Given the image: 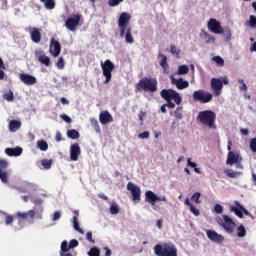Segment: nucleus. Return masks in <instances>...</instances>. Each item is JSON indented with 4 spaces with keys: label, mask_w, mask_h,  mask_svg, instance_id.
<instances>
[{
    "label": "nucleus",
    "mask_w": 256,
    "mask_h": 256,
    "mask_svg": "<svg viewBox=\"0 0 256 256\" xmlns=\"http://www.w3.org/2000/svg\"><path fill=\"white\" fill-rule=\"evenodd\" d=\"M158 81L155 78L143 77L139 82L135 85V90L137 92H150L154 93L157 91Z\"/></svg>",
    "instance_id": "obj_1"
},
{
    "label": "nucleus",
    "mask_w": 256,
    "mask_h": 256,
    "mask_svg": "<svg viewBox=\"0 0 256 256\" xmlns=\"http://www.w3.org/2000/svg\"><path fill=\"white\" fill-rule=\"evenodd\" d=\"M197 120L203 124L208 126L210 129H216V113L212 110H204L200 111L197 115Z\"/></svg>",
    "instance_id": "obj_2"
},
{
    "label": "nucleus",
    "mask_w": 256,
    "mask_h": 256,
    "mask_svg": "<svg viewBox=\"0 0 256 256\" xmlns=\"http://www.w3.org/2000/svg\"><path fill=\"white\" fill-rule=\"evenodd\" d=\"M154 253L156 256H178L176 246L170 242L157 244Z\"/></svg>",
    "instance_id": "obj_3"
},
{
    "label": "nucleus",
    "mask_w": 256,
    "mask_h": 256,
    "mask_svg": "<svg viewBox=\"0 0 256 256\" xmlns=\"http://www.w3.org/2000/svg\"><path fill=\"white\" fill-rule=\"evenodd\" d=\"M192 97L194 102L201 104H208L213 100V94L205 90H195Z\"/></svg>",
    "instance_id": "obj_4"
},
{
    "label": "nucleus",
    "mask_w": 256,
    "mask_h": 256,
    "mask_svg": "<svg viewBox=\"0 0 256 256\" xmlns=\"http://www.w3.org/2000/svg\"><path fill=\"white\" fill-rule=\"evenodd\" d=\"M161 97L166 101H174L176 105H181L182 98L179 92L172 90L171 88L166 90H161L160 92Z\"/></svg>",
    "instance_id": "obj_5"
},
{
    "label": "nucleus",
    "mask_w": 256,
    "mask_h": 256,
    "mask_svg": "<svg viewBox=\"0 0 256 256\" xmlns=\"http://www.w3.org/2000/svg\"><path fill=\"white\" fill-rule=\"evenodd\" d=\"M131 15L127 12H123L120 14V17L118 19V27L120 30V37L125 36V30L129 29V24L131 21Z\"/></svg>",
    "instance_id": "obj_6"
},
{
    "label": "nucleus",
    "mask_w": 256,
    "mask_h": 256,
    "mask_svg": "<svg viewBox=\"0 0 256 256\" xmlns=\"http://www.w3.org/2000/svg\"><path fill=\"white\" fill-rule=\"evenodd\" d=\"M218 224L229 234H232L237 227V224L228 215H223V220L220 218Z\"/></svg>",
    "instance_id": "obj_7"
},
{
    "label": "nucleus",
    "mask_w": 256,
    "mask_h": 256,
    "mask_svg": "<svg viewBox=\"0 0 256 256\" xmlns=\"http://www.w3.org/2000/svg\"><path fill=\"white\" fill-rule=\"evenodd\" d=\"M103 75L106 77L105 84H108L112 78V71L114 70L115 66L110 60H106L104 63H101Z\"/></svg>",
    "instance_id": "obj_8"
},
{
    "label": "nucleus",
    "mask_w": 256,
    "mask_h": 256,
    "mask_svg": "<svg viewBox=\"0 0 256 256\" xmlns=\"http://www.w3.org/2000/svg\"><path fill=\"white\" fill-rule=\"evenodd\" d=\"M145 197V202L148 204L155 206V204L160 201V202H167V198L165 196L163 197H158L153 191H146L144 194Z\"/></svg>",
    "instance_id": "obj_9"
},
{
    "label": "nucleus",
    "mask_w": 256,
    "mask_h": 256,
    "mask_svg": "<svg viewBox=\"0 0 256 256\" xmlns=\"http://www.w3.org/2000/svg\"><path fill=\"white\" fill-rule=\"evenodd\" d=\"M127 190L131 192L132 201L135 203H139L141 201V189L137 185L129 182L127 184Z\"/></svg>",
    "instance_id": "obj_10"
},
{
    "label": "nucleus",
    "mask_w": 256,
    "mask_h": 256,
    "mask_svg": "<svg viewBox=\"0 0 256 256\" xmlns=\"http://www.w3.org/2000/svg\"><path fill=\"white\" fill-rule=\"evenodd\" d=\"M208 31H210L214 34L220 35V34H223L224 29L222 28L219 21L212 18V19L208 20Z\"/></svg>",
    "instance_id": "obj_11"
},
{
    "label": "nucleus",
    "mask_w": 256,
    "mask_h": 256,
    "mask_svg": "<svg viewBox=\"0 0 256 256\" xmlns=\"http://www.w3.org/2000/svg\"><path fill=\"white\" fill-rule=\"evenodd\" d=\"M81 21V15H74L72 18H68L65 22V26L68 30L75 32Z\"/></svg>",
    "instance_id": "obj_12"
},
{
    "label": "nucleus",
    "mask_w": 256,
    "mask_h": 256,
    "mask_svg": "<svg viewBox=\"0 0 256 256\" xmlns=\"http://www.w3.org/2000/svg\"><path fill=\"white\" fill-rule=\"evenodd\" d=\"M9 167V162L4 159H0V180L3 183H7L9 181V173L7 171H3Z\"/></svg>",
    "instance_id": "obj_13"
},
{
    "label": "nucleus",
    "mask_w": 256,
    "mask_h": 256,
    "mask_svg": "<svg viewBox=\"0 0 256 256\" xmlns=\"http://www.w3.org/2000/svg\"><path fill=\"white\" fill-rule=\"evenodd\" d=\"M50 53L54 58L59 57L61 53V45L54 37L50 40Z\"/></svg>",
    "instance_id": "obj_14"
},
{
    "label": "nucleus",
    "mask_w": 256,
    "mask_h": 256,
    "mask_svg": "<svg viewBox=\"0 0 256 256\" xmlns=\"http://www.w3.org/2000/svg\"><path fill=\"white\" fill-rule=\"evenodd\" d=\"M28 33L30 35V39L32 43L39 44L42 40V34L38 28H32L30 27L28 29Z\"/></svg>",
    "instance_id": "obj_15"
},
{
    "label": "nucleus",
    "mask_w": 256,
    "mask_h": 256,
    "mask_svg": "<svg viewBox=\"0 0 256 256\" xmlns=\"http://www.w3.org/2000/svg\"><path fill=\"white\" fill-rule=\"evenodd\" d=\"M81 155V147L80 144H72L70 146V159L74 162L79 160V156Z\"/></svg>",
    "instance_id": "obj_16"
},
{
    "label": "nucleus",
    "mask_w": 256,
    "mask_h": 256,
    "mask_svg": "<svg viewBox=\"0 0 256 256\" xmlns=\"http://www.w3.org/2000/svg\"><path fill=\"white\" fill-rule=\"evenodd\" d=\"M206 236H208V239H210V241L218 244H221L225 240L224 236L218 234L214 230H206Z\"/></svg>",
    "instance_id": "obj_17"
},
{
    "label": "nucleus",
    "mask_w": 256,
    "mask_h": 256,
    "mask_svg": "<svg viewBox=\"0 0 256 256\" xmlns=\"http://www.w3.org/2000/svg\"><path fill=\"white\" fill-rule=\"evenodd\" d=\"M170 80H171V83L173 85H176L178 90H184V89H187L190 86L189 82L185 81L183 78H179L177 80L173 76H171Z\"/></svg>",
    "instance_id": "obj_18"
},
{
    "label": "nucleus",
    "mask_w": 256,
    "mask_h": 256,
    "mask_svg": "<svg viewBox=\"0 0 256 256\" xmlns=\"http://www.w3.org/2000/svg\"><path fill=\"white\" fill-rule=\"evenodd\" d=\"M5 153L9 157H19L23 154V148L20 146H16L14 148L7 147L5 148Z\"/></svg>",
    "instance_id": "obj_19"
},
{
    "label": "nucleus",
    "mask_w": 256,
    "mask_h": 256,
    "mask_svg": "<svg viewBox=\"0 0 256 256\" xmlns=\"http://www.w3.org/2000/svg\"><path fill=\"white\" fill-rule=\"evenodd\" d=\"M19 79L21 82H23L27 86H31L37 83V79L34 76L29 74L21 73L19 75Z\"/></svg>",
    "instance_id": "obj_20"
},
{
    "label": "nucleus",
    "mask_w": 256,
    "mask_h": 256,
    "mask_svg": "<svg viewBox=\"0 0 256 256\" xmlns=\"http://www.w3.org/2000/svg\"><path fill=\"white\" fill-rule=\"evenodd\" d=\"M16 216L18 217V222L21 223L22 221L27 220L28 218L34 219L35 211L29 210L27 212H17Z\"/></svg>",
    "instance_id": "obj_21"
},
{
    "label": "nucleus",
    "mask_w": 256,
    "mask_h": 256,
    "mask_svg": "<svg viewBox=\"0 0 256 256\" xmlns=\"http://www.w3.org/2000/svg\"><path fill=\"white\" fill-rule=\"evenodd\" d=\"M210 87L215 91L216 95H220V92L223 88V83L220 79L213 78L210 81Z\"/></svg>",
    "instance_id": "obj_22"
},
{
    "label": "nucleus",
    "mask_w": 256,
    "mask_h": 256,
    "mask_svg": "<svg viewBox=\"0 0 256 256\" xmlns=\"http://www.w3.org/2000/svg\"><path fill=\"white\" fill-rule=\"evenodd\" d=\"M239 163V154L234 153L233 151H229L227 155L226 164L228 166H233L234 164Z\"/></svg>",
    "instance_id": "obj_23"
},
{
    "label": "nucleus",
    "mask_w": 256,
    "mask_h": 256,
    "mask_svg": "<svg viewBox=\"0 0 256 256\" xmlns=\"http://www.w3.org/2000/svg\"><path fill=\"white\" fill-rule=\"evenodd\" d=\"M36 59H38L40 63L44 64L47 67L51 64L50 58L46 56L43 51L36 52Z\"/></svg>",
    "instance_id": "obj_24"
},
{
    "label": "nucleus",
    "mask_w": 256,
    "mask_h": 256,
    "mask_svg": "<svg viewBox=\"0 0 256 256\" xmlns=\"http://www.w3.org/2000/svg\"><path fill=\"white\" fill-rule=\"evenodd\" d=\"M22 126V122L19 120H11L8 124V129L10 132H17Z\"/></svg>",
    "instance_id": "obj_25"
},
{
    "label": "nucleus",
    "mask_w": 256,
    "mask_h": 256,
    "mask_svg": "<svg viewBox=\"0 0 256 256\" xmlns=\"http://www.w3.org/2000/svg\"><path fill=\"white\" fill-rule=\"evenodd\" d=\"M74 214H76V215L73 216V228L75 229V231H78L80 234H84L85 232L80 227L79 221H78L79 211L78 210H74Z\"/></svg>",
    "instance_id": "obj_26"
},
{
    "label": "nucleus",
    "mask_w": 256,
    "mask_h": 256,
    "mask_svg": "<svg viewBox=\"0 0 256 256\" xmlns=\"http://www.w3.org/2000/svg\"><path fill=\"white\" fill-rule=\"evenodd\" d=\"M113 121V118L111 116V114L108 111L102 112L100 114V122L105 125L107 123H110Z\"/></svg>",
    "instance_id": "obj_27"
},
{
    "label": "nucleus",
    "mask_w": 256,
    "mask_h": 256,
    "mask_svg": "<svg viewBox=\"0 0 256 256\" xmlns=\"http://www.w3.org/2000/svg\"><path fill=\"white\" fill-rule=\"evenodd\" d=\"M124 38L127 44H133L135 42L134 36L132 34V28L128 27L124 32Z\"/></svg>",
    "instance_id": "obj_28"
},
{
    "label": "nucleus",
    "mask_w": 256,
    "mask_h": 256,
    "mask_svg": "<svg viewBox=\"0 0 256 256\" xmlns=\"http://www.w3.org/2000/svg\"><path fill=\"white\" fill-rule=\"evenodd\" d=\"M224 173L229 178H237V177L243 175V172H241V171H233L232 169H226V170H224Z\"/></svg>",
    "instance_id": "obj_29"
},
{
    "label": "nucleus",
    "mask_w": 256,
    "mask_h": 256,
    "mask_svg": "<svg viewBox=\"0 0 256 256\" xmlns=\"http://www.w3.org/2000/svg\"><path fill=\"white\" fill-rule=\"evenodd\" d=\"M67 136L72 140H77L80 138V133L76 129H72L67 131Z\"/></svg>",
    "instance_id": "obj_30"
},
{
    "label": "nucleus",
    "mask_w": 256,
    "mask_h": 256,
    "mask_svg": "<svg viewBox=\"0 0 256 256\" xmlns=\"http://www.w3.org/2000/svg\"><path fill=\"white\" fill-rule=\"evenodd\" d=\"M230 212L235 213V215H236L238 218H240V219H243V218H244V214H243L242 210L239 209V207H237V206H231Z\"/></svg>",
    "instance_id": "obj_31"
},
{
    "label": "nucleus",
    "mask_w": 256,
    "mask_h": 256,
    "mask_svg": "<svg viewBox=\"0 0 256 256\" xmlns=\"http://www.w3.org/2000/svg\"><path fill=\"white\" fill-rule=\"evenodd\" d=\"M235 206L246 216H251V213L237 200L234 202Z\"/></svg>",
    "instance_id": "obj_32"
},
{
    "label": "nucleus",
    "mask_w": 256,
    "mask_h": 256,
    "mask_svg": "<svg viewBox=\"0 0 256 256\" xmlns=\"http://www.w3.org/2000/svg\"><path fill=\"white\" fill-rule=\"evenodd\" d=\"M246 235H247V230H246L245 226L243 224H241L237 228V236L239 238H244Z\"/></svg>",
    "instance_id": "obj_33"
},
{
    "label": "nucleus",
    "mask_w": 256,
    "mask_h": 256,
    "mask_svg": "<svg viewBox=\"0 0 256 256\" xmlns=\"http://www.w3.org/2000/svg\"><path fill=\"white\" fill-rule=\"evenodd\" d=\"M41 3H44V7L48 10H52L55 8V1L54 0H40Z\"/></svg>",
    "instance_id": "obj_34"
},
{
    "label": "nucleus",
    "mask_w": 256,
    "mask_h": 256,
    "mask_svg": "<svg viewBox=\"0 0 256 256\" xmlns=\"http://www.w3.org/2000/svg\"><path fill=\"white\" fill-rule=\"evenodd\" d=\"M170 53L179 59V55H181V49L177 48L175 45H170Z\"/></svg>",
    "instance_id": "obj_35"
},
{
    "label": "nucleus",
    "mask_w": 256,
    "mask_h": 256,
    "mask_svg": "<svg viewBox=\"0 0 256 256\" xmlns=\"http://www.w3.org/2000/svg\"><path fill=\"white\" fill-rule=\"evenodd\" d=\"M53 161L52 159H42L41 165L44 167L45 170H50L52 167Z\"/></svg>",
    "instance_id": "obj_36"
},
{
    "label": "nucleus",
    "mask_w": 256,
    "mask_h": 256,
    "mask_svg": "<svg viewBox=\"0 0 256 256\" xmlns=\"http://www.w3.org/2000/svg\"><path fill=\"white\" fill-rule=\"evenodd\" d=\"M246 26H250L252 29H256V17L253 15H250L249 21L245 23Z\"/></svg>",
    "instance_id": "obj_37"
},
{
    "label": "nucleus",
    "mask_w": 256,
    "mask_h": 256,
    "mask_svg": "<svg viewBox=\"0 0 256 256\" xmlns=\"http://www.w3.org/2000/svg\"><path fill=\"white\" fill-rule=\"evenodd\" d=\"M181 111H183V107H181V106L177 107V109L174 112L175 119H178V120L183 119L184 115Z\"/></svg>",
    "instance_id": "obj_38"
},
{
    "label": "nucleus",
    "mask_w": 256,
    "mask_h": 256,
    "mask_svg": "<svg viewBox=\"0 0 256 256\" xmlns=\"http://www.w3.org/2000/svg\"><path fill=\"white\" fill-rule=\"evenodd\" d=\"M188 73H189V67L187 65L179 66V68H178L179 75H186Z\"/></svg>",
    "instance_id": "obj_39"
},
{
    "label": "nucleus",
    "mask_w": 256,
    "mask_h": 256,
    "mask_svg": "<svg viewBox=\"0 0 256 256\" xmlns=\"http://www.w3.org/2000/svg\"><path fill=\"white\" fill-rule=\"evenodd\" d=\"M4 99L8 102H13L14 99H15V96H14V92L13 91H9L8 93H5L3 95Z\"/></svg>",
    "instance_id": "obj_40"
},
{
    "label": "nucleus",
    "mask_w": 256,
    "mask_h": 256,
    "mask_svg": "<svg viewBox=\"0 0 256 256\" xmlns=\"http://www.w3.org/2000/svg\"><path fill=\"white\" fill-rule=\"evenodd\" d=\"M38 148H40L41 151L45 152L48 150V144L44 140L37 142Z\"/></svg>",
    "instance_id": "obj_41"
},
{
    "label": "nucleus",
    "mask_w": 256,
    "mask_h": 256,
    "mask_svg": "<svg viewBox=\"0 0 256 256\" xmlns=\"http://www.w3.org/2000/svg\"><path fill=\"white\" fill-rule=\"evenodd\" d=\"M90 124H92V127H94V130H96V132H98V133L101 132V129H100L97 119H95V118L90 119Z\"/></svg>",
    "instance_id": "obj_42"
},
{
    "label": "nucleus",
    "mask_w": 256,
    "mask_h": 256,
    "mask_svg": "<svg viewBox=\"0 0 256 256\" xmlns=\"http://www.w3.org/2000/svg\"><path fill=\"white\" fill-rule=\"evenodd\" d=\"M71 250L69 243L67 241H63L61 243V252L60 253H67Z\"/></svg>",
    "instance_id": "obj_43"
},
{
    "label": "nucleus",
    "mask_w": 256,
    "mask_h": 256,
    "mask_svg": "<svg viewBox=\"0 0 256 256\" xmlns=\"http://www.w3.org/2000/svg\"><path fill=\"white\" fill-rule=\"evenodd\" d=\"M200 198H201V193L196 192L192 195L191 200L194 201L195 204H201L202 202Z\"/></svg>",
    "instance_id": "obj_44"
},
{
    "label": "nucleus",
    "mask_w": 256,
    "mask_h": 256,
    "mask_svg": "<svg viewBox=\"0 0 256 256\" xmlns=\"http://www.w3.org/2000/svg\"><path fill=\"white\" fill-rule=\"evenodd\" d=\"M5 68H6L5 64L2 60V58L0 57V80H3L5 77V73H4Z\"/></svg>",
    "instance_id": "obj_45"
},
{
    "label": "nucleus",
    "mask_w": 256,
    "mask_h": 256,
    "mask_svg": "<svg viewBox=\"0 0 256 256\" xmlns=\"http://www.w3.org/2000/svg\"><path fill=\"white\" fill-rule=\"evenodd\" d=\"M88 256H100V250L97 247H92L87 253Z\"/></svg>",
    "instance_id": "obj_46"
},
{
    "label": "nucleus",
    "mask_w": 256,
    "mask_h": 256,
    "mask_svg": "<svg viewBox=\"0 0 256 256\" xmlns=\"http://www.w3.org/2000/svg\"><path fill=\"white\" fill-rule=\"evenodd\" d=\"M13 223H14V216L6 214L5 225L6 226H11Z\"/></svg>",
    "instance_id": "obj_47"
},
{
    "label": "nucleus",
    "mask_w": 256,
    "mask_h": 256,
    "mask_svg": "<svg viewBox=\"0 0 256 256\" xmlns=\"http://www.w3.org/2000/svg\"><path fill=\"white\" fill-rule=\"evenodd\" d=\"M189 210L190 212L195 216V217H199L200 216V210L197 209L194 204H192L190 207H189Z\"/></svg>",
    "instance_id": "obj_48"
},
{
    "label": "nucleus",
    "mask_w": 256,
    "mask_h": 256,
    "mask_svg": "<svg viewBox=\"0 0 256 256\" xmlns=\"http://www.w3.org/2000/svg\"><path fill=\"white\" fill-rule=\"evenodd\" d=\"M56 67L60 70H62L63 68H65V59H63V57H60L56 63Z\"/></svg>",
    "instance_id": "obj_49"
},
{
    "label": "nucleus",
    "mask_w": 256,
    "mask_h": 256,
    "mask_svg": "<svg viewBox=\"0 0 256 256\" xmlns=\"http://www.w3.org/2000/svg\"><path fill=\"white\" fill-rule=\"evenodd\" d=\"M160 57L162 58V60L160 61V65L164 69H167L168 68L167 57L165 55H163V54H160Z\"/></svg>",
    "instance_id": "obj_50"
},
{
    "label": "nucleus",
    "mask_w": 256,
    "mask_h": 256,
    "mask_svg": "<svg viewBox=\"0 0 256 256\" xmlns=\"http://www.w3.org/2000/svg\"><path fill=\"white\" fill-rule=\"evenodd\" d=\"M238 83L241 84V86H239L240 91H248V86L245 84V81L243 79H239Z\"/></svg>",
    "instance_id": "obj_51"
},
{
    "label": "nucleus",
    "mask_w": 256,
    "mask_h": 256,
    "mask_svg": "<svg viewBox=\"0 0 256 256\" xmlns=\"http://www.w3.org/2000/svg\"><path fill=\"white\" fill-rule=\"evenodd\" d=\"M110 213H111L112 215L118 214V213H119V207H118V205L112 204V205L110 206Z\"/></svg>",
    "instance_id": "obj_52"
},
{
    "label": "nucleus",
    "mask_w": 256,
    "mask_h": 256,
    "mask_svg": "<svg viewBox=\"0 0 256 256\" xmlns=\"http://www.w3.org/2000/svg\"><path fill=\"white\" fill-rule=\"evenodd\" d=\"M124 0H109L108 5L109 7H117L120 3H123Z\"/></svg>",
    "instance_id": "obj_53"
},
{
    "label": "nucleus",
    "mask_w": 256,
    "mask_h": 256,
    "mask_svg": "<svg viewBox=\"0 0 256 256\" xmlns=\"http://www.w3.org/2000/svg\"><path fill=\"white\" fill-rule=\"evenodd\" d=\"M249 147L253 153H256V138L250 140Z\"/></svg>",
    "instance_id": "obj_54"
},
{
    "label": "nucleus",
    "mask_w": 256,
    "mask_h": 256,
    "mask_svg": "<svg viewBox=\"0 0 256 256\" xmlns=\"http://www.w3.org/2000/svg\"><path fill=\"white\" fill-rule=\"evenodd\" d=\"M213 61H215L219 66H224V59L220 56L213 57Z\"/></svg>",
    "instance_id": "obj_55"
},
{
    "label": "nucleus",
    "mask_w": 256,
    "mask_h": 256,
    "mask_svg": "<svg viewBox=\"0 0 256 256\" xmlns=\"http://www.w3.org/2000/svg\"><path fill=\"white\" fill-rule=\"evenodd\" d=\"M86 240H87L89 243H92V244L95 243V240L93 239V233H92V231H88V232L86 233Z\"/></svg>",
    "instance_id": "obj_56"
},
{
    "label": "nucleus",
    "mask_w": 256,
    "mask_h": 256,
    "mask_svg": "<svg viewBox=\"0 0 256 256\" xmlns=\"http://www.w3.org/2000/svg\"><path fill=\"white\" fill-rule=\"evenodd\" d=\"M222 34H224L226 41H230L232 34H231V30L229 28L225 29Z\"/></svg>",
    "instance_id": "obj_57"
},
{
    "label": "nucleus",
    "mask_w": 256,
    "mask_h": 256,
    "mask_svg": "<svg viewBox=\"0 0 256 256\" xmlns=\"http://www.w3.org/2000/svg\"><path fill=\"white\" fill-rule=\"evenodd\" d=\"M79 246V241L76 240V239H72L70 242H69V248L70 249H74L76 247Z\"/></svg>",
    "instance_id": "obj_58"
},
{
    "label": "nucleus",
    "mask_w": 256,
    "mask_h": 256,
    "mask_svg": "<svg viewBox=\"0 0 256 256\" xmlns=\"http://www.w3.org/2000/svg\"><path fill=\"white\" fill-rule=\"evenodd\" d=\"M214 209H215V213L217 214H222L223 212V206L221 204H216Z\"/></svg>",
    "instance_id": "obj_59"
},
{
    "label": "nucleus",
    "mask_w": 256,
    "mask_h": 256,
    "mask_svg": "<svg viewBox=\"0 0 256 256\" xmlns=\"http://www.w3.org/2000/svg\"><path fill=\"white\" fill-rule=\"evenodd\" d=\"M187 166L195 169L197 167V163L192 161V158L187 159Z\"/></svg>",
    "instance_id": "obj_60"
},
{
    "label": "nucleus",
    "mask_w": 256,
    "mask_h": 256,
    "mask_svg": "<svg viewBox=\"0 0 256 256\" xmlns=\"http://www.w3.org/2000/svg\"><path fill=\"white\" fill-rule=\"evenodd\" d=\"M150 137V133L148 131H144L143 133L138 135L140 139H148Z\"/></svg>",
    "instance_id": "obj_61"
},
{
    "label": "nucleus",
    "mask_w": 256,
    "mask_h": 256,
    "mask_svg": "<svg viewBox=\"0 0 256 256\" xmlns=\"http://www.w3.org/2000/svg\"><path fill=\"white\" fill-rule=\"evenodd\" d=\"M61 119H63L67 123H71L72 122V118L69 117L67 114L61 115Z\"/></svg>",
    "instance_id": "obj_62"
},
{
    "label": "nucleus",
    "mask_w": 256,
    "mask_h": 256,
    "mask_svg": "<svg viewBox=\"0 0 256 256\" xmlns=\"http://www.w3.org/2000/svg\"><path fill=\"white\" fill-rule=\"evenodd\" d=\"M60 218H61L60 212L59 211H55L54 215H53V221L55 222V221L59 220Z\"/></svg>",
    "instance_id": "obj_63"
},
{
    "label": "nucleus",
    "mask_w": 256,
    "mask_h": 256,
    "mask_svg": "<svg viewBox=\"0 0 256 256\" xmlns=\"http://www.w3.org/2000/svg\"><path fill=\"white\" fill-rule=\"evenodd\" d=\"M167 103L165 104L167 108L169 109H174L175 108V104L170 100V101H166Z\"/></svg>",
    "instance_id": "obj_64"
}]
</instances>
